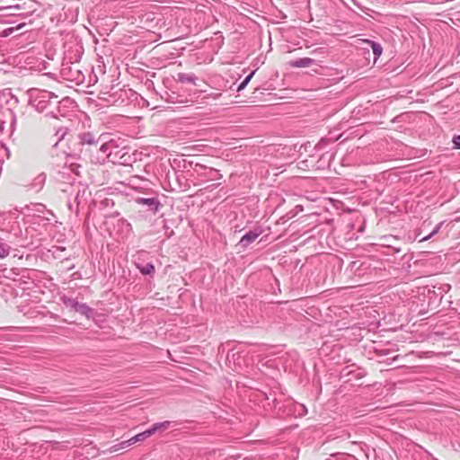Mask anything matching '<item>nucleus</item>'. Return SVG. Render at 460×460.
<instances>
[{
	"mask_svg": "<svg viewBox=\"0 0 460 460\" xmlns=\"http://www.w3.org/2000/svg\"><path fill=\"white\" fill-rule=\"evenodd\" d=\"M48 213L51 216H53V213L51 211H48Z\"/></svg>",
	"mask_w": 460,
	"mask_h": 460,
	"instance_id": "nucleus-31",
	"label": "nucleus"
},
{
	"mask_svg": "<svg viewBox=\"0 0 460 460\" xmlns=\"http://www.w3.org/2000/svg\"><path fill=\"white\" fill-rule=\"evenodd\" d=\"M40 314L36 308L30 307L27 312H24V315L29 318H35Z\"/></svg>",
	"mask_w": 460,
	"mask_h": 460,
	"instance_id": "nucleus-19",
	"label": "nucleus"
},
{
	"mask_svg": "<svg viewBox=\"0 0 460 460\" xmlns=\"http://www.w3.org/2000/svg\"><path fill=\"white\" fill-rule=\"evenodd\" d=\"M315 63V60L310 58H301L289 62L291 67H309Z\"/></svg>",
	"mask_w": 460,
	"mask_h": 460,
	"instance_id": "nucleus-10",
	"label": "nucleus"
},
{
	"mask_svg": "<svg viewBox=\"0 0 460 460\" xmlns=\"http://www.w3.org/2000/svg\"><path fill=\"white\" fill-rule=\"evenodd\" d=\"M129 147H119L115 139H110L102 142L99 147L100 152L102 154V159H109L113 164H128L131 161L129 154Z\"/></svg>",
	"mask_w": 460,
	"mask_h": 460,
	"instance_id": "nucleus-1",
	"label": "nucleus"
},
{
	"mask_svg": "<svg viewBox=\"0 0 460 460\" xmlns=\"http://www.w3.org/2000/svg\"><path fill=\"white\" fill-rule=\"evenodd\" d=\"M367 42L372 48L373 54H374V60L376 61L382 55L383 48H382V46L379 43H377L376 41L367 40Z\"/></svg>",
	"mask_w": 460,
	"mask_h": 460,
	"instance_id": "nucleus-13",
	"label": "nucleus"
},
{
	"mask_svg": "<svg viewBox=\"0 0 460 460\" xmlns=\"http://www.w3.org/2000/svg\"><path fill=\"white\" fill-rule=\"evenodd\" d=\"M83 79H84V75L81 74V72H80V71H78V70H77V71H76V75H75V76H74V77H72V78H70L69 80H71V81H75V82H77V83H80V82H82V81H83Z\"/></svg>",
	"mask_w": 460,
	"mask_h": 460,
	"instance_id": "nucleus-20",
	"label": "nucleus"
},
{
	"mask_svg": "<svg viewBox=\"0 0 460 460\" xmlns=\"http://www.w3.org/2000/svg\"><path fill=\"white\" fill-rule=\"evenodd\" d=\"M78 145L82 147L87 146V150L92 151L93 147H97L98 144L105 142L102 139V136L96 137L95 134L90 131L80 132L76 136Z\"/></svg>",
	"mask_w": 460,
	"mask_h": 460,
	"instance_id": "nucleus-5",
	"label": "nucleus"
},
{
	"mask_svg": "<svg viewBox=\"0 0 460 460\" xmlns=\"http://www.w3.org/2000/svg\"><path fill=\"white\" fill-rule=\"evenodd\" d=\"M453 144L456 149H460V135L455 136L453 137Z\"/></svg>",
	"mask_w": 460,
	"mask_h": 460,
	"instance_id": "nucleus-21",
	"label": "nucleus"
},
{
	"mask_svg": "<svg viewBox=\"0 0 460 460\" xmlns=\"http://www.w3.org/2000/svg\"><path fill=\"white\" fill-rule=\"evenodd\" d=\"M68 129L64 127H60L57 129L55 137L57 138L56 144L57 145L59 141L63 140L65 136L67 134Z\"/></svg>",
	"mask_w": 460,
	"mask_h": 460,
	"instance_id": "nucleus-15",
	"label": "nucleus"
},
{
	"mask_svg": "<svg viewBox=\"0 0 460 460\" xmlns=\"http://www.w3.org/2000/svg\"><path fill=\"white\" fill-rule=\"evenodd\" d=\"M220 183H217V184H212L210 187L212 188H217V186H219Z\"/></svg>",
	"mask_w": 460,
	"mask_h": 460,
	"instance_id": "nucleus-28",
	"label": "nucleus"
},
{
	"mask_svg": "<svg viewBox=\"0 0 460 460\" xmlns=\"http://www.w3.org/2000/svg\"><path fill=\"white\" fill-rule=\"evenodd\" d=\"M17 309L20 313H22L24 314V312H27L28 311V305H20L17 306Z\"/></svg>",
	"mask_w": 460,
	"mask_h": 460,
	"instance_id": "nucleus-25",
	"label": "nucleus"
},
{
	"mask_svg": "<svg viewBox=\"0 0 460 460\" xmlns=\"http://www.w3.org/2000/svg\"><path fill=\"white\" fill-rule=\"evenodd\" d=\"M60 300L66 305V307L70 308L71 310L77 312L82 315H84L88 319L92 318L93 315V309L85 303H80L75 298L68 297L66 296H62Z\"/></svg>",
	"mask_w": 460,
	"mask_h": 460,
	"instance_id": "nucleus-4",
	"label": "nucleus"
},
{
	"mask_svg": "<svg viewBox=\"0 0 460 460\" xmlns=\"http://www.w3.org/2000/svg\"><path fill=\"white\" fill-rule=\"evenodd\" d=\"M262 233L261 228H255L248 231L240 239L238 245L243 249H246L251 243H252Z\"/></svg>",
	"mask_w": 460,
	"mask_h": 460,
	"instance_id": "nucleus-6",
	"label": "nucleus"
},
{
	"mask_svg": "<svg viewBox=\"0 0 460 460\" xmlns=\"http://www.w3.org/2000/svg\"><path fill=\"white\" fill-rule=\"evenodd\" d=\"M255 71H252V73H250L245 78L244 80L243 81V83L247 85L248 83L251 81L252 77L253 76Z\"/></svg>",
	"mask_w": 460,
	"mask_h": 460,
	"instance_id": "nucleus-23",
	"label": "nucleus"
},
{
	"mask_svg": "<svg viewBox=\"0 0 460 460\" xmlns=\"http://www.w3.org/2000/svg\"><path fill=\"white\" fill-rule=\"evenodd\" d=\"M189 165L193 171V175L201 179L202 181H216L222 178V174L214 168H208L199 163L193 164V162H189Z\"/></svg>",
	"mask_w": 460,
	"mask_h": 460,
	"instance_id": "nucleus-3",
	"label": "nucleus"
},
{
	"mask_svg": "<svg viewBox=\"0 0 460 460\" xmlns=\"http://www.w3.org/2000/svg\"><path fill=\"white\" fill-rule=\"evenodd\" d=\"M136 266L142 275H148L153 277L155 272V266L152 262H147L145 264L137 263Z\"/></svg>",
	"mask_w": 460,
	"mask_h": 460,
	"instance_id": "nucleus-11",
	"label": "nucleus"
},
{
	"mask_svg": "<svg viewBox=\"0 0 460 460\" xmlns=\"http://www.w3.org/2000/svg\"><path fill=\"white\" fill-rule=\"evenodd\" d=\"M153 435V431L151 430V429H147L146 430L141 432V433H138L137 434L136 436L132 437L131 438L126 440V441H123L121 442L119 446V448H126L128 447H130L131 445L137 443V442H140V441H144L145 439H146L147 438L151 437Z\"/></svg>",
	"mask_w": 460,
	"mask_h": 460,
	"instance_id": "nucleus-8",
	"label": "nucleus"
},
{
	"mask_svg": "<svg viewBox=\"0 0 460 460\" xmlns=\"http://www.w3.org/2000/svg\"><path fill=\"white\" fill-rule=\"evenodd\" d=\"M255 71H252V73H250L245 78L244 80L243 81V83L247 85L248 83L251 81L252 77L253 76Z\"/></svg>",
	"mask_w": 460,
	"mask_h": 460,
	"instance_id": "nucleus-24",
	"label": "nucleus"
},
{
	"mask_svg": "<svg viewBox=\"0 0 460 460\" xmlns=\"http://www.w3.org/2000/svg\"><path fill=\"white\" fill-rule=\"evenodd\" d=\"M197 77L193 74L179 73L178 81L185 84H196Z\"/></svg>",
	"mask_w": 460,
	"mask_h": 460,
	"instance_id": "nucleus-12",
	"label": "nucleus"
},
{
	"mask_svg": "<svg viewBox=\"0 0 460 460\" xmlns=\"http://www.w3.org/2000/svg\"><path fill=\"white\" fill-rule=\"evenodd\" d=\"M136 202L138 205L148 207L149 210L154 214L158 212L159 208L161 207V202L156 197L153 198H137L136 199Z\"/></svg>",
	"mask_w": 460,
	"mask_h": 460,
	"instance_id": "nucleus-9",
	"label": "nucleus"
},
{
	"mask_svg": "<svg viewBox=\"0 0 460 460\" xmlns=\"http://www.w3.org/2000/svg\"><path fill=\"white\" fill-rule=\"evenodd\" d=\"M325 142V139H321L320 142L317 144V146H320L323 143Z\"/></svg>",
	"mask_w": 460,
	"mask_h": 460,
	"instance_id": "nucleus-27",
	"label": "nucleus"
},
{
	"mask_svg": "<svg viewBox=\"0 0 460 460\" xmlns=\"http://www.w3.org/2000/svg\"><path fill=\"white\" fill-rule=\"evenodd\" d=\"M443 223H444V222H440L439 224H438V225L436 226V227L433 229V231H432L429 235H427V236L423 237L420 241H421V242L428 241V240H429L432 236H434L435 234H437L439 232V230H440V228H441V226H442Z\"/></svg>",
	"mask_w": 460,
	"mask_h": 460,
	"instance_id": "nucleus-18",
	"label": "nucleus"
},
{
	"mask_svg": "<svg viewBox=\"0 0 460 460\" xmlns=\"http://www.w3.org/2000/svg\"><path fill=\"white\" fill-rule=\"evenodd\" d=\"M70 102V100L68 98H65L61 101H58V99L54 102V108L48 111L47 115L50 116L51 118L58 119L59 116L64 117L65 111H63V108L66 106L67 103Z\"/></svg>",
	"mask_w": 460,
	"mask_h": 460,
	"instance_id": "nucleus-7",
	"label": "nucleus"
},
{
	"mask_svg": "<svg viewBox=\"0 0 460 460\" xmlns=\"http://www.w3.org/2000/svg\"><path fill=\"white\" fill-rule=\"evenodd\" d=\"M255 71H252V73H250L245 78L244 80L243 81V83L247 85L248 83L251 81L252 77L253 76Z\"/></svg>",
	"mask_w": 460,
	"mask_h": 460,
	"instance_id": "nucleus-22",
	"label": "nucleus"
},
{
	"mask_svg": "<svg viewBox=\"0 0 460 460\" xmlns=\"http://www.w3.org/2000/svg\"><path fill=\"white\" fill-rule=\"evenodd\" d=\"M171 427V421L165 420L163 422H157L155 423L152 427H150L151 430L153 431V434H155L157 431H162L169 429Z\"/></svg>",
	"mask_w": 460,
	"mask_h": 460,
	"instance_id": "nucleus-14",
	"label": "nucleus"
},
{
	"mask_svg": "<svg viewBox=\"0 0 460 460\" xmlns=\"http://www.w3.org/2000/svg\"><path fill=\"white\" fill-rule=\"evenodd\" d=\"M454 221L459 222L460 221V217H456Z\"/></svg>",
	"mask_w": 460,
	"mask_h": 460,
	"instance_id": "nucleus-29",
	"label": "nucleus"
},
{
	"mask_svg": "<svg viewBox=\"0 0 460 460\" xmlns=\"http://www.w3.org/2000/svg\"><path fill=\"white\" fill-rule=\"evenodd\" d=\"M31 104L40 112L49 111L58 99L52 92L32 88L29 91Z\"/></svg>",
	"mask_w": 460,
	"mask_h": 460,
	"instance_id": "nucleus-2",
	"label": "nucleus"
},
{
	"mask_svg": "<svg viewBox=\"0 0 460 460\" xmlns=\"http://www.w3.org/2000/svg\"><path fill=\"white\" fill-rule=\"evenodd\" d=\"M245 86H246V85L242 82V83L238 85V87H237V91H238V92L242 91L243 89H244V88H245Z\"/></svg>",
	"mask_w": 460,
	"mask_h": 460,
	"instance_id": "nucleus-26",
	"label": "nucleus"
},
{
	"mask_svg": "<svg viewBox=\"0 0 460 460\" xmlns=\"http://www.w3.org/2000/svg\"><path fill=\"white\" fill-rule=\"evenodd\" d=\"M4 288V285L0 282V290H2Z\"/></svg>",
	"mask_w": 460,
	"mask_h": 460,
	"instance_id": "nucleus-30",
	"label": "nucleus"
},
{
	"mask_svg": "<svg viewBox=\"0 0 460 460\" xmlns=\"http://www.w3.org/2000/svg\"><path fill=\"white\" fill-rule=\"evenodd\" d=\"M241 353L240 350H236L235 351V349H231L230 351H228L227 355H226V359L231 362L232 360L234 361V363L235 364V361L236 360H239V354Z\"/></svg>",
	"mask_w": 460,
	"mask_h": 460,
	"instance_id": "nucleus-17",
	"label": "nucleus"
},
{
	"mask_svg": "<svg viewBox=\"0 0 460 460\" xmlns=\"http://www.w3.org/2000/svg\"><path fill=\"white\" fill-rule=\"evenodd\" d=\"M10 249L11 248L7 243H3L0 240V259H4V258L7 257L10 252Z\"/></svg>",
	"mask_w": 460,
	"mask_h": 460,
	"instance_id": "nucleus-16",
	"label": "nucleus"
}]
</instances>
